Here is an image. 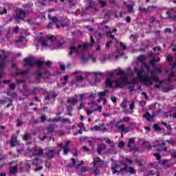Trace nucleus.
<instances>
[{
  "label": "nucleus",
  "instance_id": "1",
  "mask_svg": "<svg viewBox=\"0 0 176 176\" xmlns=\"http://www.w3.org/2000/svg\"><path fill=\"white\" fill-rule=\"evenodd\" d=\"M143 72L140 70L138 74V78L142 80L145 86H152L154 82H159L160 78L159 76H148V75L143 76Z\"/></svg>",
  "mask_w": 176,
  "mask_h": 176
},
{
  "label": "nucleus",
  "instance_id": "2",
  "mask_svg": "<svg viewBox=\"0 0 176 176\" xmlns=\"http://www.w3.org/2000/svg\"><path fill=\"white\" fill-rule=\"evenodd\" d=\"M116 89L120 88L123 89L124 86L126 85H135L137 84V81L135 80H132L131 82L129 81V78H127V76L120 77L118 80H116L115 81Z\"/></svg>",
  "mask_w": 176,
  "mask_h": 176
},
{
  "label": "nucleus",
  "instance_id": "3",
  "mask_svg": "<svg viewBox=\"0 0 176 176\" xmlns=\"http://www.w3.org/2000/svg\"><path fill=\"white\" fill-rule=\"evenodd\" d=\"M27 13H28V10H23L21 8L18 10L15 16V22L16 24H20V21H24V18H23V16L27 17Z\"/></svg>",
  "mask_w": 176,
  "mask_h": 176
},
{
  "label": "nucleus",
  "instance_id": "4",
  "mask_svg": "<svg viewBox=\"0 0 176 176\" xmlns=\"http://www.w3.org/2000/svg\"><path fill=\"white\" fill-rule=\"evenodd\" d=\"M93 165V167L98 166V168H103L105 166V161L102 160L99 157H94V162L91 163Z\"/></svg>",
  "mask_w": 176,
  "mask_h": 176
},
{
  "label": "nucleus",
  "instance_id": "5",
  "mask_svg": "<svg viewBox=\"0 0 176 176\" xmlns=\"http://www.w3.org/2000/svg\"><path fill=\"white\" fill-rule=\"evenodd\" d=\"M90 43H85L83 45H78V47H82V52H86V50H87V47H91L94 45V43H96V40L94 39V36H93V35L90 36Z\"/></svg>",
  "mask_w": 176,
  "mask_h": 176
},
{
  "label": "nucleus",
  "instance_id": "6",
  "mask_svg": "<svg viewBox=\"0 0 176 176\" xmlns=\"http://www.w3.org/2000/svg\"><path fill=\"white\" fill-rule=\"evenodd\" d=\"M29 152H34L33 156H43V152L45 150L40 147L28 148Z\"/></svg>",
  "mask_w": 176,
  "mask_h": 176
},
{
  "label": "nucleus",
  "instance_id": "7",
  "mask_svg": "<svg viewBox=\"0 0 176 176\" xmlns=\"http://www.w3.org/2000/svg\"><path fill=\"white\" fill-rule=\"evenodd\" d=\"M168 17L162 16V20L164 19H170L171 20H176V11L174 8H170L166 12Z\"/></svg>",
  "mask_w": 176,
  "mask_h": 176
},
{
  "label": "nucleus",
  "instance_id": "8",
  "mask_svg": "<svg viewBox=\"0 0 176 176\" xmlns=\"http://www.w3.org/2000/svg\"><path fill=\"white\" fill-rule=\"evenodd\" d=\"M36 65H37L38 68H42V67L43 66V64H45V65H46L47 67H48V68H52V61H50V60H48V61H47V62H45V61H43V60H37L36 61Z\"/></svg>",
  "mask_w": 176,
  "mask_h": 176
},
{
  "label": "nucleus",
  "instance_id": "9",
  "mask_svg": "<svg viewBox=\"0 0 176 176\" xmlns=\"http://www.w3.org/2000/svg\"><path fill=\"white\" fill-rule=\"evenodd\" d=\"M2 53L4 54V56L0 62V69L6 68V59L8 58V54H5V50H3Z\"/></svg>",
  "mask_w": 176,
  "mask_h": 176
},
{
  "label": "nucleus",
  "instance_id": "10",
  "mask_svg": "<svg viewBox=\"0 0 176 176\" xmlns=\"http://www.w3.org/2000/svg\"><path fill=\"white\" fill-rule=\"evenodd\" d=\"M25 66L29 65L30 68H34L36 65V62H32L31 58H25L24 59Z\"/></svg>",
  "mask_w": 176,
  "mask_h": 176
},
{
  "label": "nucleus",
  "instance_id": "11",
  "mask_svg": "<svg viewBox=\"0 0 176 176\" xmlns=\"http://www.w3.org/2000/svg\"><path fill=\"white\" fill-rule=\"evenodd\" d=\"M11 148H14L16 145H19V140L16 135H12L10 140Z\"/></svg>",
  "mask_w": 176,
  "mask_h": 176
},
{
  "label": "nucleus",
  "instance_id": "12",
  "mask_svg": "<svg viewBox=\"0 0 176 176\" xmlns=\"http://www.w3.org/2000/svg\"><path fill=\"white\" fill-rule=\"evenodd\" d=\"M78 49H81V51H82V47L79 48V47H78V45H77V47L70 46L69 47L70 51L69 52V56H72L73 53H76L77 54H79V50Z\"/></svg>",
  "mask_w": 176,
  "mask_h": 176
},
{
  "label": "nucleus",
  "instance_id": "13",
  "mask_svg": "<svg viewBox=\"0 0 176 176\" xmlns=\"http://www.w3.org/2000/svg\"><path fill=\"white\" fill-rule=\"evenodd\" d=\"M155 117L154 115H151L149 112H146L145 114L143 115V118L146 119L148 122H155L153 118Z\"/></svg>",
  "mask_w": 176,
  "mask_h": 176
},
{
  "label": "nucleus",
  "instance_id": "14",
  "mask_svg": "<svg viewBox=\"0 0 176 176\" xmlns=\"http://www.w3.org/2000/svg\"><path fill=\"white\" fill-rule=\"evenodd\" d=\"M48 19L51 21V23L57 24L60 21V18L58 16H52L50 14L47 15Z\"/></svg>",
  "mask_w": 176,
  "mask_h": 176
},
{
  "label": "nucleus",
  "instance_id": "15",
  "mask_svg": "<svg viewBox=\"0 0 176 176\" xmlns=\"http://www.w3.org/2000/svg\"><path fill=\"white\" fill-rule=\"evenodd\" d=\"M155 8L156 7L155 6H149L148 8H142V6L139 7V12L140 13H144V14H146L147 13H149V8Z\"/></svg>",
  "mask_w": 176,
  "mask_h": 176
},
{
  "label": "nucleus",
  "instance_id": "16",
  "mask_svg": "<svg viewBox=\"0 0 176 176\" xmlns=\"http://www.w3.org/2000/svg\"><path fill=\"white\" fill-rule=\"evenodd\" d=\"M46 155L49 160H52L54 157V150L49 149L48 151L46 153Z\"/></svg>",
  "mask_w": 176,
  "mask_h": 176
},
{
  "label": "nucleus",
  "instance_id": "17",
  "mask_svg": "<svg viewBox=\"0 0 176 176\" xmlns=\"http://www.w3.org/2000/svg\"><path fill=\"white\" fill-rule=\"evenodd\" d=\"M135 138H131L128 142V148H129L130 149H134V147L133 146V145L135 144Z\"/></svg>",
  "mask_w": 176,
  "mask_h": 176
},
{
  "label": "nucleus",
  "instance_id": "18",
  "mask_svg": "<svg viewBox=\"0 0 176 176\" xmlns=\"http://www.w3.org/2000/svg\"><path fill=\"white\" fill-rule=\"evenodd\" d=\"M16 173H19V166L14 165V166H11L9 173L10 174H16Z\"/></svg>",
  "mask_w": 176,
  "mask_h": 176
},
{
  "label": "nucleus",
  "instance_id": "19",
  "mask_svg": "<svg viewBox=\"0 0 176 176\" xmlns=\"http://www.w3.org/2000/svg\"><path fill=\"white\" fill-rule=\"evenodd\" d=\"M78 98H72L70 99H68L67 100V104H72V105H75L78 102Z\"/></svg>",
  "mask_w": 176,
  "mask_h": 176
},
{
  "label": "nucleus",
  "instance_id": "20",
  "mask_svg": "<svg viewBox=\"0 0 176 176\" xmlns=\"http://www.w3.org/2000/svg\"><path fill=\"white\" fill-rule=\"evenodd\" d=\"M93 130H95L96 131H106L107 126H104L103 128H101V126L98 125H95L93 128Z\"/></svg>",
  "mask_w": 176,
  "mask_h": 176
},
{
  "label": "nucleus",
  "instance_id": "21",
  "mask_svg": "<svg viewBox=\"0 0 176 176\" xmlns=\"http://www.w3.org/2000/svg\"><path fill=\"white\" fill-rule=\"evenodd\" d=\"M104 83H105V85L107 87H109L110 89H112V87H113V85L112 84V80H111V78H107Z\"/></svg>",
  "mask_w": 176,
  "mask_h": 176
},
{
  "label": "nucleus",
  "instance_id": "22",
  "mask_svg": "<svg viewBox=\"0 0 176 176\" xmlns=\"http://www.w3.org/2000/svg\"><path fill=\"white\" fill-rule=\"evenodd\" d=\"M160 164H161L162 166H164V167H168V168L171 167L170 164H168V160H162V162H160Z\"/></svg>",
  "mask_w": 176,
  "mask_h": 176
},
{
  "label": "nucleus",
  "instance_id": "23",
  "mask_svg": "<svg viewBox=\"0 0 176 176\" xmlns=\"http://www.w3.org/2000/svg\"><path fill=\"white\" fill-rule=\"evenodd\" d=\"M104 149H105L104 145H102V144L99 145L97 148V152H98V155H102V151H104Z\"/></svg>",
  "mask_w": 176,
  "mask_h": 176
},
{
  "label": "nucleus",
  "instance_id": "24",
  "mask_svg": "<svg viewBox=\"0 0 176 176\" xmlns=\"http://www.w3.org/2000/svg\"><path fill=\"white\" fill-rule=\"evenodd\" d=\"M107 93H108V91L98 92V95L100 97L99 100H102L104 97L107 96Z\"/></svg>",
  "mask_w": 176,
  "mask_h": 176
},
{
  "label": "nucleus",
  "instance_id": "25",
  "mask_svg": "<svg viewBox=\"0 0 176 176\" xmlns=\"http://www.w3.org/2000/svg\"><path fill=\"white\" fill-rule=\"evenodd\" d=\"M120 107H121L122 109H126V108H127V100L123 99L122 103L120 104Z\"/></svg>",
  "mask_w": 176,
  "mask_h": 176
},
{
  "label": "nucleus",
  "instance_id": "26",
  "mask_svg": "<svg viewBox=\"0 0 176 176\" xmlns=\"http://www.w3.org/2000/svg\"><path fill=\"white\" fill-rule=\"evenodd\" d=\"M129 13H134V6L133 5H126Z\"/></svg>",
  "mask_w": 176,
  "mask_h": 176
},
{
  "label": "nucleus",
  "instance_id": "27",
  "mask_svg": "<svg viewBox=\"0 0 176 176\" xmlns=\"http://www.w3.org/2000/svg\"><path fill=\"white\" fill-rule=\"evenodd\" d=\"M30 72V69H27L25 71H23V72H16V75L17 76H19V75H25L26 74H28Z\"/></svg>",
  "mask_w": 176,
  "mask_h": 176
},
{
  "label": "nucleus",
  "instance_id": "28",
  "mask_svg": "<svg viewBox=\"0 0 176 176\" xmlns=\"http://www.w3.org/2000/svg\"><path fill=\"white\" fill-rule=\"evenodd\" d=\"M118 129L120 130V131H126V133H129V131L126 130V125L124 124L120 125Z\"/></svg>",
  "mask_w": 176,
  "mask_h": 176
},
{
  "label": "nucleus",
  "instance_id": "29",
  "mask_svg": "<svg viewBox=\"0 0 176 176\" xmlns=\"http://www.w3.org/2000/svg\"><path fill=\"white\" fill-rule=\"evenodd\" d=\"M47 131L48 133H53L54 131V126L53 125H49L48 127L47 128Z\"/></svg>",
  "mask_w": 176,
  "mask_h": 176
},
{
  "label": "nucleus",
  "instance_id": "30",
  "mask_svg": "<svg viewBox=\"0 0 176 176\" xmlns=\"http://www.w3.org/2000/svg\"><path fill=\"white\" fill-rule=\"evenodd\" d=\"M153 129L155 131H162V127H160L157 124H153Z\"/></svg>",
  "mask_w": 176,
  "mask_h": 176
},
{
  "label": "nucleus",
  "instance_id": "31",
  "mask_svg": "<svg viewBox=\"0 0 176 176\" xmlns=\"http://www.w3.org/2000/svg\"><path fill=\"white\" fill-rule=\"evenodd\" d=\"M142 144H143V145H145V147L147 149H150L151 151H152V145H151L149 142H143Z\"/></svg>",
  "mask_w": 176,
  "mask_h": 176
},
{
  "label": "nucleus",
  "instance_id": "32",
  "mask_svg": "<svg viewBox=\"0 0 176 176\" xmlns=\"http://www.w3.org/2000/svg\"><path fill=\"white\" fill-rule=\"evenodd\" d=\"M100 173H101V170H100V168L95 166V169L94 170V175H100Z\"/></svg>",
  "mask_w": 176,
  "mask_h": 176
},
{
  "label": "nucleus",
  "instance_id": "33",
  "mask_svg": "<svg viewBox=\"0 0 176 176\" xmlns=\"http://www.w3.org/2000/svg\"><path fill=\"white\" fill-rule=\"evenodd\" d=\"M124 171H127V165H124L123 168H120V170H118V173L123 174Z\"/></svg>",
  "mask_w": 176,
  "mask_h": 176
},
{
  "label": "nucleus",
  "instance_id": "34",
  "mask_svg": "<svg viewBox=\"0 0 176 176\" xmlns=\"http://www.w3.org/2000/svg\"><path fill=\"white\" fill-rule=\"evenodd\" d=\"M138 61H140V63H144V61H145V55H140L138 56Z\"/></svg>",
  "mask_w": 176,
  "mask_h": 176
},
{
  "label": "nucleus",
  "instance_id": "35",
  "mask_svg": "<svg viewBox=\"0 0 176 176\" xmlns=\"http://www.w3.org/2000/svg\"><path fill=\"white\" fill-rule=\"evenodd\" d=\"M24 93H25V96L28 98V96H30V94H31L30 90H28V89L27 87L24 88Z\"/></svg>",
  "mask_w": 176,
  "mask_h": 176
},
{
  "label": "nucleus",
  "instance_id": "36",
  "mask_svg": "<svg viewBox=\"0 0 176 176\" xmlns=\"http://www.w3.org/2000/svg\"><path fill=\"white\" fill-rule=\"evenodd\" d=\"M98 2L100 4L101 8H104V6H107L108 3L107 1H102V0H100Z\"/></svg>",
  "mask_w": 176,
  "mask_h": 176
},
{
  "label": "nucleus",
  "instance_id": "37",
  "mask_svg": "<svg viewBox=\"0 0 176 176\" xmlns=\"http://www.w3.org/2000/svg\"><path fill=\"white\" fill-rule=\"evenodd\" d=\"M63 149L64 155H67L71 151V148L69 147H63Z\"/></svg>",
  "mask_w": 176,
  "mask_h": 176
},
{
  "label": "nucleus",
  "instance_id": "38",
  "mask_svg": "<svg viewBox=\"0 0 176 176\" xmlns=\"http://www.w3.org/2000/svg\"><path fill=\"white\" fill-rule=\"evenodd\" d=\"M91 140H87V143L89 144V145H91L93 144V141H96V140H98V138H90Z\"/></svg>",
  "mask_w": 176,
  "mask_h": 176
},
{
  "label": "nucleus",
  "instance_id": "39",
  "mask_svg": "<svg viewBox=\"0 0 176 176\" xmlns=\"http://www.w3.org/2000/svg\"><path fill=\"white\" fill-rule=\"evenodd\" d=\"M39 162V159L38 158H35L34 160H32V165L33 166H38L39 163L38 162Z\"/></svg>",
  "mask_w": 176,
  "mask_h": 176
},
{
  "label": "nucleus",
  "instance_id": "40",
  "mask_svg": "<svg viewBox=\"0 0 176 176\" xmlns=\"http://www.w3.org/2000/svg\"><path fill=\"white\" fill-rule=\"evenodd\" d=\"M118 72L116 74L117 76H124V75H126L124 74V72H123L122 70H116Z\"/></svg>",
  "mask_w": 176,
  "mask_h": 176
},
{
  "label": "nucleus",
  "instance_id": "41",
  "mask_svg": "<svg viewBox=\"0 0 176 176\" xmlns=\"http://www.w3.org/2000/svg\"><path fill=\"white\" fill-rule=\"evenodd\" d=\"M153 155L155 157H156V159L158 160V162H160V160H162V155H160V154L153 153Z\"/></svg>",
  "mask_w": 176,
  "mask_h": 176
},
{
  "label": "nucleus",
  "instance_id": "42",
  "mask_svg": "<svg viewBox=\"0 0 176 176\" xmlns=\"http://www.w3.org/2000/svg\"><path fill=\"white\" fill-rule=\"evenodd\" d=\"M127 171H129V173H131V175L135 174V169H134V168H133V167H131V166H130V167L129 168V170H127Z\"/></svg>",
  "mask_w": 176,
  "mask_h": 176
},
{
  "label": "nucleus",
  "instance_id": "43",
  "mask_svg": "<svg viewBox=\"0 0 176 176\" xmlns=\"http://www.w3.org/2000/svg\"><path fill=\"white\" fill-rule=\"evenodd\" d=\"M8 101L10 102V103H8L6 108L8 109V108H10V107H13V100H12V99H9Z\"/></svg>",
  "mask_w": 176,
  "mask_h": 176
},
{
  "label": "nucleus",
  "instance_id": "44",
  "mask_svg": "<svg viewBox=\"0 0 176 176\" xmlns=\"http://www.w3.org/2000/svg\"><path fill=\"white\" fill-rule=\"evenodd\" d=\"M126 143L124 141L118 142V148H124Z\"/></svg>",
  "mask_w": 176,
  "mask_h": 176
},
{
  "label": "nucleus",
  "instance_id": "45",
  "mask_svg": "<svg viewBox=\"0 0 176 176\" xmlns=\"http://www.w3.org/2000/svg\"><path fill=\"white\" fill-rule=\"evenodd\" d=\"M119 167H120V165H119L118 164H116V163H113L111 164V168H119Z\"/></svg>",
  "mask_w": 176,
  "mask_h": 176
},
{
  "label": "nucleus",
  "instance_id": "46",
  "mask_svg": "<svg viewBox=\"0 0 176 176\" xmlns=\"http://www.w3.org/2000/svg\"><path fill=\"white\" fill-rule=\"evenodd\" d=\"M82 80H85V77L82 76H76V82H80Z\"/></svg>",
  "mask_w": 176,
  "mask_h": 176
},
{
  "label": "nucleus",
  "instance_id": "47",
  "mask_svg": "<svg viewBox=\"0 0 176 176\" xmlns=\"http://www.w3.org/2000/svg\"><path fill=\"white\" fill-rule=\"evenodd\" d=\"M48 41H57V38L54 35H52L47 37Z\"/></svg>",
  "mask_w": 176,
  "mask_h": 176
},
{
  "label": "nucleus",
  "instance_id": "48",
  "mask_svg": "<svg viewBox=\"0 0 176 176\" xmlns=\"http://www.w3.org/2000/svg\"><path fill=\"white\" fill-rule=\"evenodd\" d=\"M59 21H62L64 23L65 21H67V16H58Z\"/></svg>",
  "mask_w": 176,
  "mask_h": 176
},
{
  "label": "nucleus",
  "instance_id": "49",
  "mask_svg": "<svg viewBox=\"0 0 176 176\" xmlns=\"http://www.w3.org/2000/svg\"><path fill=\"white\" fill-rule=\"evenodd\" d=\"M30 138V135L28 133H25L23 137V141H27Z\"/></svg>",
  "mask_w": 176,
  "mask_h": 176
},
{
  "label": "nucleus",
  "instance_id": "50",
  "mask_svg": "<svg viewBox=\"0 0 176 176\" xmlns=\"http://www.w3.org/2000/svg\"><path fill=\"white\" fill-rule=\"evenodd\" d=\"M42 170H43V166H38L37 168H34V172L38 173V171H41Z\"/></svg>",
  "mask_w": 176,
  "mask_h": 176
},
{
  "label": "nucleus",
  "instance_id": "51",
  "mask_svg": "<svg viewBox=\"0 0 176 176\" xmlns=\"http://www.w3.org/2000/svg\"><path fill=\"white\" fill-rule=\"evenodd\" d=\"M43 76V73L42 72H38L37 76H36V79H41Z\"/></svg>",
  "mask_w": 176,
  "mask_h": 176
},
{
  "label": "nucleus",
  "instance_id": "52",
  "mask_svg": "<svg viewBox=\"0 0 176 176\" xmlns=\"http://www.w3.org/2000/svg\"><path fill=\"white\" fill-rule=\"evenodd\" d=\"M9 87H10V90H14V89H16V84L11 83L9 85Z\"/></svg>",
  "mask_w": 176,
  "mask_h": 176
},
{
  "label": "nucleus",
  "instance_id": "53",
  "mask_svg": "<svg viewBox=\"0 0 176 176\" xmlns=\"http://www.w3.org/2000/svg\"><path fill=\"white\" fill-rule=\"evenodd\" d=\"M38 90V87H34L32 89H31L30 94H35V92Z\"/></svg>",
  "mask_w": 176,
  "mask_h": 176
},
{
  "label": "nucleus",
  "instance_id": "54",
  "mask_svg": "<svg viewBox=\"0 0 176 176\" xmlns=\"http://www.w3.org/2000/svg\"><path fill=\"white\" fill-rule=\"evenodd\" d=\"M62 118L61 117H58V118H52L51 120L52 122H60V120H61Z\"/></svg>",
  "mask_w": 176,
  "mask_h": 176
},
{
  "label": "nucleus",
  "instance_id": "55",
  "mask_svg": "<svg viewBox=\"0 0 176 176\" xmlns=\"http://www.w3.org/2000/svg\"><path fill=\"white\" fill-rule=\"evenodd\" d=\"M135 102H132L130 104H129V109L133 111V109H134V108H135V104H134Z\"/></svg>",
  "mask_w": 176,
  "mask_h": 176
},
{
  "label": "nucleus",
  "instance_id": "56",
  "mask_svg": "<svg viewBox=\"0 0 176 176\" xmlns=\"http://www.w3.org/2000/svg\"><path fill=\"white\" fill-rule=\"evenodd\" d=\"M82 133H83V131H82V129H79L78 131H76L74 133V135L76 136L78 134H82Z\"/></svg>",
  "mask_w": 176,
  "mask_h": 176
},
{
  "label": "nucleus",
  "instance_id": "57",
  "mask_svg": "<svg viewBox=\"0 0 176 176\" xmlns=\"http://www.w3.org/2000/svg\"><path fill=\"white\" fill-rule=\"evenodd\" d=\"M125 162H126V163H128V164H129L130 166L133 164V161L130 160V158H125Z\"/></svg>",
  "mask_w": 176,
  "mask_h": 176
},
{
  "label": "nucleus",
  "instance_id": "58",
  "mask_svg": "<svg viewBox=\"0 0 176 176\" xmlns=\"http://www.w3.org/2000/svg\"><path fill=\"white\" fill-rule=\"evenodd\" d=\"M7 96H10V97H17V94H16V92H13L12 94L8 93L7 94Z\"/></svg>",
  "mask_w": 176,
  "mask_h": 176
},
{
  "label": "nucleus",
  "instance_id": "59",
  "mask_svg": "<svg viewBox=\"0 0 176 176\" xmlns=\"http://www.w3.org/2000/svg\"><path fill=\"white\" fill-rule=\"evenodd\" d=\"M122 120H124V122H126V123H129V122H130V117H123Z\"/></svg>",
  "mask_w": 176,
  "mask_h": 176
},
{
  "label": "nucleus",
  "instance_id": "60",
  "mask_svg": "<svg viewBox=\"0 0 176 176\" xmlns=\"http://www.w3.org/2000/svg\"><path fill=\"white\" fill-rule=\"evenodd\" d=\"M43 75H47V76H51V73L50 71L49 70H45L43 72Z\"/></svg>",
  "mask_w": 176,
  "mask_h": 176
},
{
  "label": "nucleus",
  "instance_id": "61",
  "mask_svg": "<svg viewBox=\"0 0 176 176\" xmlns=\"http://www.w3.org/2000/svg\"><path fill=\"white\" fill-rule=\"evenodd\" d=\"M111 43H113V41H109L107 42L106 43V47L107 49H109V47H111Z\"/></svg>",
  "mask_w": 176,
  "mask_h": 176
},
{
  "label": "nucleus",
  "instance_id": "62",
  "mask_svg": "<svg viewBox=\"0 0 176 176\" xmlns=\"http://www.w3.org/2000/svg\"><path fill=\"white\" fill-rule=\"evenodd\" d=\"M150 64L151 65H155L156 64V59L153 58L152 60H150Z\"/></svg>",
  "mask_w": 176,
  "mask_h": 176
},
{
  "label": "nucleus",
  "instance_id": "63",
  "mask_svg": "<svg viewBox=\"0 0 176 176\" xmlns=\"http://www.w3.org/2000/svg\"><path fill=\"white\" fill-rule=\"evenodd\" d=\"M38 42H41L43 46H47V43H46V41H45L44 40H40L38 41Z\"/></svg>",
  "mask_w": 176,
  "mask_h": 176
},
{
  "label": "nucleus",
  "instance_id": "64",
  "mask_svg": "<svg viewBox=\"0 0 176 176\" xmlns=\"http://www.w3.org/2000/svg\"><path fill=\"white\" fill-rule=\"evenodd\" d=\"M61 120L63 123H67V122H71V120H69V118H62Z\"/></svg>",
  "mask_w": 176,
  "mask_h": 176
}]
</instances>
